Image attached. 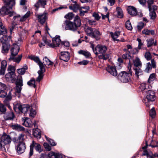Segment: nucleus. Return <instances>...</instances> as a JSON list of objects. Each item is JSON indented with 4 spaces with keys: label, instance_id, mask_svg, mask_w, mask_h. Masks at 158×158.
<instances>
[{
    "label": "nucleus",
    "instance_id": "f257e3e1",
    "mask_svg": "<svg viewBox=\"0 0 158 158\" xmlns=\"http://www.w3.org/2000/svg\"><path fill=\"white\" fill-rule=\"evenodd\" d=\"M28 58L31 60L34 61L39 65L40 69L38 72L39 76L37 78L36 80L39 82L40 81V80L43 78L44 76L43 73L45 71L44 65L43 63L40 61L39 57L37 56L31 55L28 56Z\"/></svg>",
    "mask_w": 158,
    "mask_h": 158
},
{
    "label": "nucleus",
    "instance_id": "f03ea898",
    "mask_svg": "<svg viewBox=\"0 0 158 158\" xmlns=\"http://www.w3.org/2000/svg\"><path fill=\"white\" fill-rule=\"evenodd\" d=\"M64 23L66 25L65 29L72 31L76 30L80 27L81 24V21L79 17L77 15L74 19L73 22L66 20Z\"/></svg>",
    "mask_w": 158,
    "mask_h": 158
},
{
    "label": "nucleus",
    "instance_id": "7ed1b4c3",
    "mask_svg": "<svg viewBox=\"0 0 158 158\" xmlns=\"http://www.w3.org/2000/svg\"><path fill=\"white\" fill-rule=\"evenodd\" d=\"M128 69L129 73L125 71L122 72L119 74L118 76V78L121 82L123 83H127L131 81V78L132 76V72L131 71V61L129 60V63Z\"/></svg>",
    "mask_w": 158,
    "mask_h": 158
},
{
    "label": "nucleus",
    "instance_id": "20e7f679",
    "mask_svg": "<svg viewBox=\"0 0 158 158\" xmlns=\"http://www.w3.org/2000/svg\"><path fill=\"white\" fill-rule=\"evenodd\" d=\"M95 54L97 55L99 54H104L107 50L106 46L104 45H98L95 48L94 46L92 45L91 46Z\"/></svg>",
    "mask_w": 158,
    "mask_h": 158
},
{
    "label": "nucleus",
    "instance_id": "39448f33",
    "mask_svg": "<svg viewBox=\"0 0 158 158\" xmlns=\"http://www.w3.org/2000/svg\"><path fill=\"white\" fill-rule=\"evenodd\" d=\"M15 15V13L13 11L11 12L6 6H4L0 9V15L3 16L5 15H8L10 16Z\"/></svg>",
    "mask_w": 158,
    "mask_h": 158
},
{
    "label": "nucleus",
    "instance_id": "423d86ee",
    "mask_svg": "<svg viewBox=\"0 0 158 158\" xmlns=\"http://www.w3.org/2000/svg\"><path fill=\"white\" fill-rule=\"evenodd\" d=\"M15 106L20 112L24 114H25L28 110H30L31 108L30 106L28 105L17 104Z\"/></svg>",
    "mask_w": 158,
    "mask_h": 158
},
{
    "label": "nucleus",
    "instance_id": "0eeeda50",
    "mask_svg": "<svg viewBox=\"0 0 158 158\" xmlns=\"http://www.w3.org/2000/svg\"><path fill=\"white\" fill-rule=\"evenodd\" d=\"M61 40L60 39V36H56L52 40V43H48V46L52 48H54L58 46L60 44Z\"/></svg>",
    "mask_w": 158,
    "mask_h": 158
},
{
    "label": "nucleus",
    "instance_id": "6e6552de",
    "mask_svg": "<svg viewBox=\"0 0 158 158\" xmlns=\"http://www.w3.org/2000/svg\"><path fill=\"white\" fill-rule=\"evenodd\" d=\"M36 16L38 19L39 22L43 24L45 23L48 18V14L44 12L42 14L36 15Z\"/></svg>",
    "mask_w": 158,
    "mask_h": 158
},
{
    "label": "nucleus",
    "instance_id": "1a4fd4ad",
    "mask_svg": "<svg viewBox=\"0 0 158 158\" xmlns=\"http://www.w3.org/2000/svg\"><path fill=\"white\" fill-rule=\"evenodd\" d=\"M16 92L18 93L21 92L22 87L23 86V81L22 77L18 78L15 82Z\"/></svg>",
    "mask_w": 158,
    "mask_h": 158
},
{
    "label": "nucleus",
    "instance_id": "9d476101",
    "mask_svg": "<svg viewBox=\"0 0 158 158\" xmlns=\"http://www.w3.org/2000/svg\"><path fill=\"white\" fill-rule=\"evenodd\" d=\"M146 98L148 102H152L156 99L155 94L154 92L152 90H149L147 92Z\"/></svg>",
    "mask_w": 158,
    "mask_h": 158
},
{
    "label": "nucleus",
    "instance_id": "9b49d317",
    "mask_svg": "<svg viewBox=\"0 0 158 158\" xmlns=\"http://www.w3.org/2000/svg\"><path fill=\"white\" fill-rule=\"evenodd\" d=\"M7 80L12 82H14L16 80L15 72H9L5 75Z\"/></svg>",
    "mask_w": 158,
    "mask_h": 158
},
{
    "label": "nucleus",
    "instance_id": "f8f14e48",
    "mask_svg": "<svg viewBox=\"0 0 158 158\" xmlns=\"http://www.w3.org/2000/svg\"><path fill=\"white\" fill-rule=\"evenodd\" d=\"M106 71L110 74L116 76L117 75L118 73L115 67L109 65L106 68Z\"/></svg>",
    "mask_w": 158,
    "mask_h": 158
},
{
    "label": "nucleus",
    "instance_id": "ddd939ff",
    "mask_svg": "<svg viewBox=\"0 0 158 158\" xmlns=\"http://www.w3.org/2000/svg\"><path fill=\"white\" fill-rule=\"evenodd\" d=\"M148 146L147 142H146V145L145 146L142 147V148L144 150L142 154V156H146L148 158H152L153 155L151 151H148L146 149Z\"/></svg>",
    "mask_w": 158,
    "mask_h": 158
},
{
    "label": "nucleus",
    "instance_id": "4468645a",
    "mask_svg": "<svg viewBox=\"0 0 158 158\" xmlns=\"http://www.w3.org/2000/svg\"><path fill=\"white\" fill-rule=\"evenodd\" d=\"M0 138L2 140V142L5 144L10 143L11 141V139L10 136L6 134L2 135Z\"/></svg>",
    "mask_w": 158,
    "mask_h": 158
},
{
    "label": "nucleus",
    "instance_id": "2eb2a0df",
    "mask_svg": "<svg viewBox=\"0 0 158 158\" xmlns=\"http://www.w3.org/2000/svg\"><path fill=\"white\" fill-rule=\"evenodd\" d=\"M70 58V54L68 52H61V55L60 57V60L66 62L69 60Z\"/></svg>",
    "mask_w": 158,
    "mask_h": 158
},
{
    "label": "nucleus",
    "instance_id": "dca6fc26",
    "mask_svg": "<svg viewBox=\"0 0 158 158\" xmlns=\"http://www.w3.org/2000/svg\"><path fill=\"white\" fill-rule=\"evenodd\" d=\"M110 34L111 37L114 40L120 41L121 42L124 41V40L123 38H121L120 39H117L118 37L120 35V32L117 31L115 32L114 33L111 32H110Z\"/></svg>",
    "mask_w": 158,
    "mask_h": 158
},
{
    "label": "nucleus",
    "instance_id": "f3484780",
    "mask_svg": "<svg viewBox=\"0 0 158 158\" xmlns=\"http://www.w3.org/2000/svg\"><path fill=\"white\" fill-rule=\"evenodd\" d=\"M10 127L13 130L19 131H23L24 130L23 127L17 124L11 123L10 125Z\"/></svg>",
    "mask_w": 158,
    "mask_h": 158
},
{
    "label": "nucleus",
    "instance_id": "a211bd4d",
    "mask_svg": "<svg viewBox=\"0 0 158 158\" xmlns=\"http://www.w3.org/2000/svg\"><path fill=\"white\" fill-rule=\"evenodd\" d=\"M19 50V47L16 44L13 45L11 51L12 56H15L17 55Z\"/></svg>",
    "mask_w": 158,
    "mask_h": 158
},
{
    "label": "nucleus",
    "instance_id": "6ab92c4d",
    "mask_svg": "<svg viewBox=\"0 0 158 158\" xmlns=\"http://www.w3.org/2000/svg\"><path fill=\"white\" fill-rule=\"evenodd\" d=\"M26 148L25 143H19L17 148V151L19 154L23 153Z\"/></svg>",
    "mask_w": 158,
    "mask_h": 158
},
{
    "label": "nucleus",
    "instance_id": "aec40b11",
    "mask_svg": "<svg viewBox=\"0 0 158 158\" xmlns=\"http://www.w3.org/2000/svg\"><path fill=\"white\" fill-rule=\"evenodd\" d=\"M3 117L5 120H12L14 118V115L13 112L10 111L6 112Z\"/></svg>",
    "mask_w": 158,
    "mask_h": 158
},
{
    "label": "nucleus",
    "instance_id": "412c9836",
    "mask_svg": "<svg viewBox=\"0 0 158 158\" xmlns=\"http://www.w3.org/2000/svg\"><path fill=\"white\" fill-rule=\"evenodd\" d=\"M127 10L128 13L133 16H135L137 15V11L135 8L133 6H129Z\"/></svg>",
    "mask_w": 158,
    "mask_h": 158
},
{
    "label": "nucleus",
    "instance_id": "4be33fe9",
    "mask_svg": "<svg viewBox=\"0 0 158 158\" xmlns=\"http://www.w3.org/2000/svg\"><path fill=\"white\" fill-rule=\"evenodd\" d=\"M32 134L35 137L40 139L41 137V131L37 128L33 129Z\"/></svg>",
    "mask_w": 158,
    "mask_h": 158
},
{
    "label": "nucleus",
    "instance_id": "5701e85b",
    "mask_svg": "<svg viewBox=\"0 0 158 158\" xmlns=\"http://www.w3.org/2000/svg\"><path fill=\"white\" fill-rule=\"evenodd\" d=\"M7 64V62L5 60H3L1 61V68L0 69V74H4Z\"/></svg>",
    "mask_w": 158,
    "mask_h": 158
},
{
    "label": "nucleus",
    "instance_id": "b1692460",
    "mask_svg": "<svg viewBox=\"0 0 158 158\" xmlns=\"http://www.w3.org/2000/svg\"><path fill=\"white\" fill-rule=\"evenodd\" d=\"M133 63L134 66L136 67H140L142 66V64L140 59L138 57H136L133 59Z\"/></svg>",
    "mask_w": 158,
    "mask_h": 158
},
{
    "label": "nucleus",
    "instance_id": "393cba45",
    "mask_svg": "<svg viewBox=\"0 0 158 158\" xmlns=\"http://www.w3.org/2000/svg\"><path fill=\"white\" fill-rule=\"evenodd\" d=\"M94 28H93L90 27H87L85 29V31L87 33V34L89 36L92 37H95V35H94L93 31Z\"/></svg>",
    "mask_w": 158,
    "mask_h": 158
},
{
    "label": "nucleus",
    "instance_id": "a878e982",
    "mask_svg": "<svg viewBox=\"0 0 158 158\" xmlns=\"http://www.w3.org/2000/svg\"><path fill=\"white\" fill-rule=\"evenodd\" d=\"M10 48V44L8 43L2 44V52L3 53H6Z\"/></svg>",
    "mask_w": 158,
    "mask_h": 158
},
{
    "label": "nucleus",
    "instance_id": "bb28decb",
    "mask_svg": "<svg viewBox=\"0 0 158 158\" xmlns=\"http://www.w3.org/2000/svg\"><path fill=\"white\" fill-rule=\"evenodd\" d=\"M23 125L26 127H30L32 126V121L29 118H23Z\"/></svg>",
    "mask_w": 158,
    "mask_h": 158
},
{
    "label": "nucleus",
    "instance_id": "cd10ccee",
    "mask_svg": "<svg viewBox=\"0 0 158 158\" xmlns=\"http://www.w3.org/2000/svg\"><path fill=\"white\" fill-rule=\"evenodd\" d=\"M11 94V91H10L3 101L5 105L8 107L10 106L9 101L12 98Z\"/></svg>",
    "mask_w": 158,
    "mask_h": 158
},
{
    "label": "nucleus",
    "instance_id": "c85d7f7f",
    "mask_svg": "<svg viewBox=\"0 0 158 158\" xmlns=\"http://www.w3.org/2000/svg\"><path fill=\"white\" fill-rule=\"evenodd\" d=\"M46 4V1L45 0H39L38 2L35 4L34 6L37 9L40 6L44 7V6Z\"/></svg>",
    "mask_w": 158,
    "mask_h": 158
},
{
    "label": "nucleus",
    "instance_id": "c756f323",
    "mask_svg": "<svg viewBox=\"0 0 158 158\" xmlns=\"http://www.w3.org/2000/svg\"><path fill=\"white\" fill-rule=\"evenodd\" d=\"M30 146L33 148L34 147L36 150L40 152H41L42 151L40 145L38 143H35L34 141H32V143Z\"/></svg>",
    "mask_w": 158,
    "mask_h": 158
},
{
    "label": "nucleus",
    "instance_id": "7c9ffc66",
    "mask_svg": "<svg viewBox=\"0 0 158 158\" xmlns=\"http://www.w3.org/2000/svg\"><path fill=\"white\" fill-rule=\"evenodd\" d=\"M43 64L44 65V67L46 65H52L53 63L47 57L45 56L43 59Z\"/></svg>",
    "mask_w": 158,
    "mask_h": 158
},
{
    "label": "nucleus",
    "instance_id": "2f4dec72",
    "mask_svg": "<svg viewBox=\"0 0 158 158\" xmlns=\"http://www.w3.org/2000/svg\"><path fill=\"white\" fill-rule=\"evenodd\" d=\"M4 2L5 4L8 5L10 8H12L15 4V0H4Z\"/></svg>",
    "mask_w": 158,
    "mask_h": 158
},
{
    "label": "nucleus",
    "instance_id": "473e14b6",
    "mask_svg": "<svg viewBox=\"0 0 158 158\" xmlns=\"http://www.w3.org/2000/svg\"><path fill=\"white\" fill-rule=\"evenodd\" d=\"M73 2L75 3V4L73 5H71L69 6V8L70 9L73 10V11L76 12L78 9L79 10L80 7L79 5L76 2L73 1Z\"/></svg>",
    "mask_w": 158,
    "mask_h": 158
},
{
    "label": "nucleus",
    "instance_id": "72a5a7b5",
    "mask_svg": "<svg viewBox=\"0 0 158 158\" xmlns=\"http://www.w3.org/2000/svg\"><path fill=\"white\" fill-rule=\"evenodd\" d=\"M116 11L118 17L120 18H123V10L121 8L119 7H117L116 8Z\"/></svg>",
    "mask_w": 158,
    "mask_h": 158
},
{
    "label": "nucleus",
    "instance_id": "f704fd0d",
    "mask_svg": "<svg viewBox=\"0 0 158 158\" xmlns=\"http://www.w3.org/2000/svg\"><path fill=\"white\" fill-rule=\"evenodd\" d=\"M135 71V74L138 78L139 76L143 74V72L141 69L139 67H136L134 69Z\"/></svg>",
    "mask_w": 158,
    "mask_h": 158
},
{
    "label": "nucleus",
    "instance_id": "c9c22d12",
    "mask_svg": "<svg viewBox=\"0 0 158 158\" xmlns=\"http://www.w3.org/2000/svg\"><path fill=\"white\" fill-rule=\"evenodd\" d=\"M27 66L25 65L22 68L18 69L17 72L20 74L23 75L25 73L26 71L27 70Z\"/></svg>",
    "mask_w": 158,
    "mask_h": 158
},
{
    "label": "nucleus",
    "instance_id": "e433bc0d",
    "mask_svg": "<svg viewBox=\"0 0 158 158\" xmlns=\"http://www.w3.org/2000/svg\"><path fill=\"white\" fill-rule=\"evenodd\" d=\"M78 52L79 54L83 55L86 58L89 57L90 55V53L89 52L83 50H80Z\"/></svg>",
    "mask_w": 158,
    "mask_h": 158
},
{
    "label": "nucleus",
    "instance_id": "4c0bfd02",
    "mask_svg": "<svg viewBox=\"0 0 158 158\" xmlns=\"http://www.w3.org/2000/svg\"><path fill=\"white\" fill-rule=\"evenodd\" d=\"M35 81L34 78H32L27 82V84L30 86L35 88L36 85H35Z\"/></svg>",
    "mask_w": 158,
    "mask_h": 158
},
{
    "label": "nucleus",
    "instance_id": "58836bf2",
    "mask_svg": "<svg viewBox=\"0 0 158 158\" xmlns=\"http://www.w3.org/2000/svg\"><path fill=\"white\" fill-rule=\"evenodd\" d=\"M30 11H27L25 15L20 18L19 21L20 22L25 21L30 16Z\"/></svg>",
    "mask_w": 158,
    "mask_h": 158
},
{
    "label": "nucleus",
    "instance_id": "ea45409f",
    "mask_svg": "<svg viewBox=\"0 0 158 158\" xmlns=\"http://www.w3.org/2000/svg\"><path fill=\"white\" fill-rule=\"evenodd\" d=\"M147 47H149L152 46L153 44L154 45H156V42L155 41L154 39H150L147 40Z\"/></svg>",
    "mask_w": 158,
    "mask_h": 158
},
{
    "label": "nucleus",
    "instance_id": "a19ab883",
    "mask_svg": "<svg viewBox=\"0 0 158 158\" xmlns=\"http://www.w3.org/2000/svg\"><path fill=\"white\" fill-rule=\"evenodd\" d=\"M25 135L24 134H19L18 137L19 143H25L24 141L25 140Z\"/></svg>",
    "mask_w": 158,
    "mask_h": 158
},
{
    "label": "nucleus",
    "instance_id": "79ce46f5",
    "mask_svg": "<svg viewBox=\"0 0 158 158\" xmlns=\"http://www.w3.org/2000/svg\"><path fill=\"white\" fill-rule=\"evenodd\" d=\"M22 57V55H21L17 57H15V56H12L10 58V60H13L15 62L17 63H19L21 60Z\"/></svg>",
    "mask_w": 158,
    "mask_h": 158
},
{
    "label": "nucleus",
    "instance_id": "37998d69",
    "mask_svg": "<svg viewBox=\"0 0 158 158\" xmlns=\"http://www.w3.org/2000/svg\"><path fill=\"white\" fill-rule=\"evenodd\" d=\"M43 40L44 42L40 44L39 45V46L40 47H41V45L43 46H45L46 44L48 46V43L51 42V41L50 40L47 39L45 37L43 38Z\"/></svg>",
    "mask_w": 158,
    "mask_h": 158
},
{
    "label": "nucleus",
    "instance_id": "c03bdc74",
    "mask_svg": "<svg viewBox=\"0 0 158 158\" xmlns=\"http://www.w3.org/2000/svg\"><path fill=\"white\" fill-rule=\"evenodd\" d=\"M94 33V35H95V37H92V38H95L96 40H98L99 39L98 36L101 35V34L100 31H99L98 30L94 28L93 31Z\"/></svg>",
    "mask_w": 158,
    "mask_h": 158
},
{
    "label": "nucleus",
    "instance_id": "a18cd8bd",
    "mask_svg": "<svg viewBox=\"0 0 158 158\" xmlns=\"http://www.w3.org/2000/svg\"><path fill=\"white\" fill-rule=\"evenodd\" d=\"M7 33L6 29L4 26L3 25L0 27V35H5Z\"/></svg>",
    "mask_w": 158,
    "mask_h": 158
},
{
    "label": "nucleus",
    "instance_id": "49530a36",
    "mask_svg": "<svg viewBox=\"0 0 158 158\" xmlns=\"http://www.w3.org/2000/svg\"><path fill=\"white\" fill-rule=\"evenodd\" d=\"M126 27L128 30H131L132 29V27L131 23L129 20H127L125 23Z\"/></svg>",
    "mask_w": 158,
    "mask_h": 158
},
{
    "label": "nucleus",
    "instance_id": "de8ad7c7",
    "mask_svg": "<svg viewBox=\"0 0 158 158\" xmlns=\"http://www.w3.org/2000/svg\"><path fill=\"white\" fill-rule=\"evenodd\" d=\"M45 137L46 140L49 142L52 146H55L56 145V143L54 140L52 139L49 138L46 136H45Z\"/></svg>",
    "mask_w": 158,
    "mask_h": 158
},
{
    "label": "nucleus",
    "instance_id": "09e8293b",
    "mask_svg": "<svg viewBox=\"0 0 158 158\" xmlns=\"http://www.w3.org/2000/svg\"><path fill=\"white\" fill-rule=\"evenodd\" d=\"M125 51H127V53L123 54L122 55V58L123 59L127 60V59H129V57L131 56L130 55V52L129 51L127 50L126 49H124Z\"/></svg>",
    "mask_w": 158,
    "mask_h": 158
},
{
    "label": "nucleus",
    "instance_id": "8fccbe9b",
    "mask_svg": "<svg viewBox=\"0 0 158 158\" xmlns=\"http://www.w3.org/2000/svg\"><path fill=\"white\" fill-rule=\"evenodd\" d=\"M144 57L147 60H149L152 58V56L149 52H146L145 53Z\"/></svg>",
    "mask_w": 158,
    "mask_h": 158
},
{
    "label": "nucleus",
    "instance_id": "3c124183",
    "mask_svg": "<svg viewBox=\"0 0 158 158\" xmlns=\"http://www.w3.org/2000/svg\"><path fill=\"white\" fill-rule=\"evenodd\" d=\"M156 78V75L155 73H153L151 74L148 80V81L149 83H150L151 81H154Z\"/></svg>",
    "mask_w": 158,
    "mask_h": 158
},
{
    "label": "nucleus",
    "instance_id": "603ef678",
    "mask_svg": "<svg viewBox=\"0 0 158 158\" xmlns=\"http://www.w3.org/2000/svg\"><path fill=\"white\" fill-rule=\"evenodd\" d=\"M74 17L73 14L72 13H69L66 15L64 16V18L69 20H71L73 19Z\"/></svg>",
    "mask_w": 158,
    "mask_h": 158
},
{
    "label": "nucleus",
    "instance_id": "864d4df0",
    "mask_svg": "<svg viewBox=\"0 0 158 158\" xmlns=\"http://www.w3.org/2000/svg\"><path fill=\"white\" fill-rule=\"evenodd\" d=\"M102 54V55L98 56V58L99 59H102L106 60L109 57L108 54Z\"/></svg>",
    "mask_w": 158,
    "mask_h": 158
},
{
    "label": "nucleus",
    "instance_id": "5fc2aeb1",
    "mask_svg": "<svg viewBox=\"0 0 158 158\" xmlns=\"http://www.w3.org/2000/svg\"><path fill=\"white\" fill-rule=\"evenodd\" d=\"M153 0H148L147 2L148 6L150 11H151L152 10V5L153 4Z\"/></svg>",
    "mask_w": 158,
    "mask_h": 158
},
{
    "label": "nucleus",
    "instance_id": "6e6d98bb",
    "mask_svg": "<svg viewBox=\"0 0 158 158\" xmlns=\"http://www.w3.org/2000/svg\"><path fill=\"white\" fill-rule=\"evenodd\" d=\"M151 141L152 142L149 145V146H151L152 148L157 147L158 146V142L157 141H153L152 140Z\"/></svg>",
    "mask_w": 158,
    "mask_h": 158
},
{
    "label": "nucleus",
    "instance_id": "4d7b16f0",
    "mask_svg": "<svg viewBox=\"0 0 158 158\" xmlns=\"http://www.w3.org/2000/svg\"><path fill=\"white\" fill-rule=\"evenodd\" d=\"M156 114V113L155 110L154 108H152L150 112V116L152 118H153L155 117Z\"/></svg>",
    "mask_w": 158,
    "mask_h": 158
},
{
    "label": "nucleus",
    "instance_id": "13d9d810",
    "mask_svg": "<svg viewBox=\"0 0 158 158\" xmlns=\"http://www.w3.org/2000/svg\"><path fill=\"white\" fill-rule=\"evenodd\" d=\"M0 40L2 44L8 43L7 37L5 35H3V36L1 38Z\"/></svg>",
    "mask_w": 158,
    "mask_h": 158
},
{
    "label": "nucleus",
    "instance_id": "bf43d9fd",
    "mask_svg": "<svg viewBox=\"0 0 158 158\" xmlns=\"http://www.w3.org/2000/svg\"><path fill=\"white\" fill-rule=\"evenodd\" d=\"M6 109L4 106L0 103V112L4 113L6 112Z\"/></svg>",
    "mask_w": 158,
    "mask_h": 158
},
{
    "label": "nucleus",
    "instance_id": "052dcab7",
    "mask_svg": "<svg viewBox=\"0 0 158 158\" xmlns=\"http://www.w3.org/2000/svg\"><path fill=\"white\" fill-rule=\"evenodd\" d=\"M150 16L151 19H155L156 17V12L154 11L151 12L150 13Z\"/></svg>",
    "mask_w": 158,
    "mask_h": 158
},
{
    "label": "nucleus",
    "instance_id": "680f3d73",
    "mask_svg": "<svg viewBox=\"0 0 158 158\" xmlns=\"http://www.w3.org/2000/svg\"><path fill=\"white\" fill-rule=\"evenodd\" d=\"M7 94L6 92L4 91V90H2L0 91V97L2 98H4L6 97Z\"/></svg>",
    "mask_w": 158,
    "mask_h": 158
},
{
    "label": "nucleus",
    "instance_id": "e2e57ef3",
    "mask_svg": "<svg viewBox=\"0 0 158 158\" xmlns=\"http://www.w3.org/2000/svg\"><path fill=\"white\" fill-rule=\"evenodd\" d=\"M7 70L9 72H15V68L14 66L10 65L8 66Z\"/></svg>",
    "mask_w": 158,
    "mask_h": 158
},
{
    "label": "nucleus",
    "instance_id": "0e129e2a",
    "mask_svg": "<svg viewBox=\"0 0 158 158\" xmlns=\"http://www.w3.org/2000/svg\"><path fill=\"white\" fill-rule=\"evenodd\" d=\"M152 69V67L150 62H148L146 64V68L145 69V71L148 72V71Z\"/></svg>",
    "mask_w": 158,
    "mask_h": 158
},
{
    "label": "nucleus",
    "instance_id": "69168bd1",
    "mask_svg": "<svg viewBox=\"0 0 158 158\" xmlns=\"http://www.w3.org/2000/svg\"><path fill=\"white\" fill-rule=\"evenodd\" d=\"M44 146L46 150L48 151H50L51 149V148L49 145L47 143H44Z\"/></svg>",
    "mask_w": 158,
    "mask_h": 158
},
{
    "label": "nucleus",
    "instance_id": "338daca9",
    "mask_svg": "<svg viewBox=\"0 0 158 158\" xmlns=\"http://www.w3.org/2000/svg\"><path fill=\"white\" fill-rule=\"evenodd\" d=\"M56 153L51 152H50L47 156H48V158H55Z\"/></svg>",
    "mask_w": 158,
    "mask_h": 158
},
{
    "label": "nucleus",
    "instance_id": "774afa93",
    "mask_svg": "<svg viewBox=\"0 0 158 158\" xmlns=\"http://www.w3.org/2000/svg\"><path fill=\"white\" fill-rule=\"evenodd\" d=\"M6 88V85L0 82V91L4 90Z\"/></svg>",
    "mask_w": 158,
    "mask_h": 158
}]
</instances>
